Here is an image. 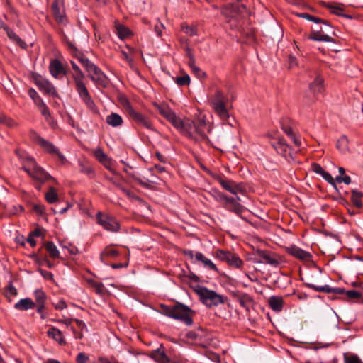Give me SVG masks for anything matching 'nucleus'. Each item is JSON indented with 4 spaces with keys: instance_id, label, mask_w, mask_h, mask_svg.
Returning a JSON list of instances; mask_svg holds the SVG:
<instances>
[{
    "instance_id": "4c0bfd02",
    "label": "nucleus",
    "mask_w": 363,
    "mask_h": 363,
    "mask_svg": "<svg viewBox=\"0 0 363 363\" xmlns=\"http://www.w3.org/2000/svg\"><path fill=\"white\" fill-rule=\"evenodd\" d=\"M116 29L121 39H125L131 34L130 30L127 27L120 23L116 24Z\"/></svg>"
},
{
    "instance_id": "c756f323",
    "label": "nucleus",
    "mask_w": 363,
    "mask_h": 363,
    "mask_svg": "<svg viewBox=\"0 0 363 363\" xmlns=\"http://www.w3.org/2000/svg\"><path fill=\"white\" fill-rule=\"evenodd\" d=\"M195 259L200 262H202L203 266L209 269L218 272V269L211 260L206 258L202 253L196 252L195 254Z\"/></svg>"
},
{
    "instance_id": "338daca9",
    "label": "nucleus",
    "mask_w": 363,
    "mask_h": 363,
    "mask_svg": "<svg viewBox=\"0 0 363 363\" xmlns=\"http://www.w3.org/2000/svg\"><path fill=\"white\" fill-rule=\"evenodd\" d=\"M191 70L199 78H203L206 77L205 72L201 70L197 66L194 67Z\"/></svg>"
},
{
    "instance_id": "774afa93",
    "label": "nucleus",
    "mask_w": 363,
    "mask_h": 363,
    "mask_svg": "<svg viewBox=\"0 0 363 363\" xmlns=\"http://www.w3.org/2000/svg\"><path fill=\"white\" fill-rule=\"evenodd\" d=\"M67 44L69 50L72 52V54L74 56H76L79 52L73 43L70 41H67Z\"/></svg>"
},
{
    "instance_id": "2f4dec72",
    "label": "nucleus",
    "mask_w": 363,
    "mask_h": 363,
    "mask_svg": "<svg viewBox=\"0 0 363 363\" xmlns=\"http://www.w3.org/2000/svg\"><path fill=\"white\" fill-rule=\"evenodd\" d=\"M107 124L112 127H118L122 125L123 121L120 115L116 113H111L106 118Z\"/></svg>"
},
{
    "instance_id": "ea45409f",
    "label": "nucleus",
    "mask_w": 363,
    "mask_h": 363,
    "mask_svg": "<svg viewBox=\"0 0 363 363\" xmlns=\"http://www.w3.org/2000/svg\"><path fill=\"white\" fill-rule=\"evenodd\" d=\"M88 283L96 294L103 295L105 293L106 289L102 283L97 282L93 279L88 280Z\"/></svg>"
},
{
    "instance_id": "8fccbe9b",
    "label": "nucleus",
    "mask_w": 363,
    "mask_h": 363,
    "mask_svg": "<svg viewBox=\"0 0 363 363\" xmlns=\"http://www.w3.org/2000/svg\"><path fill=\"white\" fill-rule=\"evenodd\" d=\"M174 81L179 86L189 85L190 83V77L188 74H184L182 77H176Z\"/></svg>"
},
{
    "instance_id": "7ed1b4c3",
    "label": "nucleus",
    "mask_w": 363,
    "mask_h": 363,
    "mask_svg": "<svg viewBox=\"0 0 363 363\" xmlns=\"http://www.w3.org/2000/svg\"><path fill=\"white\" fill-rule=\"evenodd\" d=\"M161 313L168 317L179 320L186 325H190L193 323L194 312L184 304L177 302L173 306L164 304L160 305Z\"/></svg>"
},
{
    "instance_id": "39448f33",
    "label": "nucleus",
    "mask_w": 363,
    "mask_h": 363,
    "mask_svg": "<svg viewBox=\"0 0 363 363\" xmlns=\"http://www.w3.org/2000/svg\"><path fill=\"white\" fill-rule=\"evenodd\" d=\"M121 103L130 120L138 126L150 130H155L153 123L151 119L148 116L135 110L127 98H122L121 99Z\"/></svg>"
},
{
    "instance_id": "a18cd8bd",
    "label": "nucleus",
    "mask_w": 363,
    "mask_h": 363,
    "mask_svg": "<svg viewBox=\"0 0 363 363\" xmlns=\"http://www.w3.org/2000/svg\"><path fill=\"white\" fill-rule=\"evenodd\" d=\"M0 123L6 125L9 128H14L17 126V123L13 119L7 117L3 113L0 115Z\"/></svg>"
},
{
    "instance_id": "e433bc0d",
    "label": "nucleus",
    "mask_w": 363,
    "mask_h": 363,
    "mask_svg": "<svg viewBox=\"0 0 363 363\" xmlns=\"http://www.w3.org/2000/svg\"><path fill=\"white\" fill-rule=\"evenodd\" d=\"M363 196V194L357 190L352 191V203L358 208H361L362 207V197Z\"/></svg>"
},
{
    "instance_id": "09e8293b",
    "label": "nucleus",
    "mask_w": 363,
    "mask_h": 363,
    "mask_svg": "<svg viewBox=\"0 0 363 363\" xmlns=\"http://www.w3.org/2000/svg\"><path fill=\"white\" fill-rule=\"evenodd\" d=\"M182 30L190 36L197 35V28L194 26H188L185 23L182 24Z\"/></svg>"
},
{
    "instance_id": "a878e982",
    "label": "nucleus",
    "mask_w": 363,
    "mask_h": 363,
    "mask_svg": "<svg viewBox=\"0 0 363 363\" xmlns=\"http://www.w3.org/2000/svg\"><path fill=\"white\" fill-rule=\"evenodd\" d=\"M35 306V303L30 298H22L14 305V308L18 311L33 309Z\"/></svg>"
},
{
    "instance_id": "f704fd0d",
    "label": "nucleus",
    "mask_w": 363,
    "mask_h": 363,
    "mask_svg": "<svg viewBox=\"0 0 363 363\" xmlns=\"http://www.w3.org/2000/svg\"><path fill=\"white\" fill-rule=\"evenodd\" d=\"M45 201L49 203H54L58 201L59 196L55 188L51 186L45 194Z\"/></svg>"
},
{
    "instance_id": "4d7b16f0",
    "label": "nucleus",
    "mask_w": 363,
    "mask_h": 363,
    "mask_svg": "<svg viewBox=\"0 0 363 363\" xmlns=\"http://www.w3.org/2000/svg\"><path fill=\"white\" fill-rule=\"evenodd\" d=\"M215 193H216V198L217 201L222 202L223 204L227 202V201L228 200V199L230 198V197L227 196L225 194H224L223 193L220 192L218 191H215Z\"/></svg>"
},
{
    "instance_id": "423d86ee",
    "label": "nucleus",
    "mask_w": 363,
    "mask_h": 363,
    "mask_svg": "<svg viewBox=\"0 0 363 363\" xmlns=\"http://www.w3.org/2000/svg\"><path fill=\"white\" fill-rule=\"evenodd\" d=\"M196 293L199 296L201 301L208 307L218 306L219 304L225 303L224 296L206 287L199 288L196 290Z\"/></svg>"
},
{
    "instance_id": "c9c22d12",
    "label": "nucleus",
    "mask_w": 363,
    "mask_h": 363,
    "mask_svg": "<svg viewBox=\"0 0 363 363\" xmlns=\"http://www.w3.org/2000/svg\"><path fill=\"white\" fill-rule=\"evenodd\" d=\"M38 101L41 103L40 105L38 106L40 108L41 114L44 116L45 120L53 127L54 125L51 122L52 117L48 107L44 103V101H41L40 99H38Z\"/></svg>"
},
{
    "instance_id": "bf43d9fd",
    "label": "nucleus",
    "mask_w": 363,
    "mask_h": 363,
    "mask_svg": "<svg viewBox=\"0 0 363 363\" xmlns=\"http://www.w3.org/2000/svg\"><path fill=\"white\" fill-rule=\"evenodd\" d=\"M98 361H99V363H120L114 357H111L109 359L107 357H100L98 358Z\"/></svg>"
},
{
    "instance_id": "79ce46f5",
    "label": "nucleus",
    "mask_w": 363,
    "mask_h": 363,
    "mask_svg": "<svg viewBox=\"0 0 363 363\" xmlns=\"http://www.w3.org/2000/svg\"><path fill=\"white\" fill-rule=\"evenodd\" d=\"M34 296L35 299V305L45 304L47 296L45 292L41 289H36L34 291Z\"/></svg>"
},
{
    "instance_id": "e2e57ef3",
    "label": "nucleus",
    "mask_w": 363,
    "mask_h": 363,
    "mask_svg": "<svg viewBox=\"0 0 363 363\" xmlns=\"http://www.w3.org/2000/svg\"><path fill=\"white\" fill-rule=\"evenodd\" d=\"M335 180L338 182V183H342V182H344L345 184H350L351 182V178L347 176V175H345V177H342L340 176H337L335 179Z\"/></svg>"
},
{
    "instance_id": "a211bd4d",
    "label": "nucleus",
    "mask_w": 363,
    "mask_h": 363,
    "mask_svg": "<svg viewBox=\"0 0 363 363\" xmlns=\"http://www.w3.org/2000/svg\"><path fill=\"white\" fill-rule=\"evenodd\" d=\"M35 84L38 87V89L45 92V94L57 96V92L55 86L52 85L51 82H50L48 79H44L41 77H37L35 79Z\"/></svg>"
},
{
    "instance_id": "cd10ccee",
    "label": "nucleus",
    "mask_w": 363,
    "mask_h": 363,
    "mask_svg": "<svg viewBox=\"0 0 363 363\" xmlns=\"http://www.w3.org/2000/svg\"><path fill=\"white\" fill-rule=\"evenodd\" d=\"M323 82V77L320 75H317L313 82L309 85L311 91L314 94L321 93L324 89Z\"/></svg>"
},
{
    "instance_id": "680f3d73",
    "label": "nucleus",
    "mask_w": 363,
    "mask_h": 363,
    "mask_svg": "<svg viewBox=\"0 0 363 363\" xmlns=\"http://www.w3.org/2000/svg\"><path fill=\"white\" fill-rule=\"evenodd\" d=\"M322 177L324 178L325 180H326L328 183L332 184L333 186H335V182L333 177L327 172H325Z\"/></svg>"
},
{
    "instance_id": "7c9ffc66",
    "label": "nucleus",
    "mask_w": 363,
    "mask_h": 363,
    "mask_svg": "<svg viewBox=\"0 0 363 363\" xmlns=\"http://www.w3.org/2000/svg\"><path fill=\"white\" fill-rule=\"evenodd\" d=\"M212 108L220 119L225 121L229 118V114L225 107V102L218 104H216V105L212 106Z\"/></svg>"
},
{
    "instance_id": "aec40b11",
    "label": "nucleus",
    "mask_w": 363,
    "mask_h": 363,
    "mask_svg": "<svg viewBox=\"0 0 363 363\" xmlns=\"http://www.w3.org/2000/svg\"><path fill=\"white\" fill-rule=\"evenodd\" d=\"M47 335L56 341L60 345H67L63 333L55 327L50 328L47 331Z\"/></svg>"
},
{
    "instance_id": "864d4df0",
    "label": "nucleus",
    "mask_w": 363,
    "mask_h": 363,
    "mask_svg": "<svg viewBox=\"0 0 363 363\" xmlns=\"http://www.w3.org/2000/svg\"><path fill=\"white\" fill-rule=\"evenodd\" d=\"M349 299H357L361 297L362 294L355 290H349L345 292Z\"/></svg>"
},
{
    "instance_id": "6ab92c4d",
    "label": "nucleus",
    "mask_w": 363,
    "mask_h": 363,
    "mask_svg": "<svg viewBox=\"0 0 363 363\" xmlns=\"http://www.w3.org/2000/svg\"><path fill=\"white\" fill-rule=\"evenodd\" d=\"M306 285L307 287L313 289L318 292H324V293H333L334 294H343L345 291L342 288H331L328 285L325 286H317L312 283H306Z\"/></svg>"
},
{
    "instance_id": "0eeeda50",
    "label": "nucleus",
    "mask_w": 363,
    "mask_h": 363,
    "mask_svg": "<svg viewBox=\"0 0 363 363\" xmlns=\"http://www.w3.org/2000/svg\"><path fill=\"white\" fill-rule=\"evenodd\" d=\"M96 220L97 224L107 231L118 233L121 229L120 223L110 213L99 211L96 215Z\"/></svg>"
},
{
    "instance_id": "6e6d98bb",
    "label": "nucleus",
    "mask_w": 363,
    "mask_h": 363,
    "mask_svg": "<svg viewBox=\"0 0 363 363\" xmlns=\"http://www.w3.org/2000/svg\"><path fill=\"white\" fill-rule=\"evenodd\" d=\"M345 363H361L360 359L357 355L345 356Z\"/></svg>"
},
{
    "instance_id": "20e7f679",
    "label": "nucleus",
    "mask_w": 363,
    "mask_h": 363,
    "mask_svg": "<svg viewBox=\"0 0 363 363\" xmlns=\"http://www.w3.org/2000/svg\"><path fill=\"white\" fill-rule=\"evenodd\" d=\"M71 65L72 69L76 72V74L74 75L73 78L75 82L77 91L78 92L79 96L86 104V107L93 113H99L97 106H96L94 101L92 100L88 89L83 82L84 78L83 72L73 61H71Z\"/></svg>"
},
{
    "instance_id": "393cba45",
    "label": "nucleus",
    "mask_w": 363,
    "mask_h": 363,
    "mask_svg": "<svg viewBox=\"0 0 363 363\" xmlns=\"http://www.w3.org/2000/svg\"><path fill=\"white\" fill-rule=\"evenodd\" d=\"M233 296L242 307L249 310L250 305L252 303V298L248 294L234 293Z\"/></svg>"
},
{
    "instance_id": "f3484780",
    "label": "nucleus",
    "mask_w": 363,
    "mask_h": 363,
    "mask_svg": "<svg viewBox=\"0 0 363 363\" xmlns=\"http://www.w3.org/2000/svg\"><path fill=\"white\" fill-rule=\"evenodd\" d=\"M49 72L55 79H61L67 74L66 68L57 59H53L50 61Z\"/></svg>"
},
{
    "instance_id": "6e6552de",
    "label": "nucleus",
    "mask_w": 363,
    "mask_h": 363,
    "mask_svg": "<svg viewBox=\"0 0 363 363\" xmlns=\"http://www.w3.org/2000/svg\"><path fill=\"white\" fill-rule=\"evenodd\" d=\"M247 13L246 6L242 4L237 3L231 6L228 23L232 29H240L242 19L247 15Z\"/></svg>"
},
{
    "instance_id": "1a4fd4ad",
    "label": "nucleus",
    "mask_w": 363,
    "mask_h": 363,
    "mask_svg": "<svg viewBox=\"0 0 363 363\" xmlns=\"http://www.w3.org/2000/svg\"><path fill=\"white\" fill-rule=\"evenodd\" d=\"M78 60L81 62V64L86 68V71L89 73V77L94 82H100L102 81L104 77V74L102 71L96 67L94 63H92L85 55L81 52H79L75 56Z\"/></svg>"
},
{
    "instance_id": "4be33fe9",
    "label": "nucleus",
    "mask_w": 363,
    "mask_h": 363,
    "mask_svg": "<svg viewBox=\"0 0 363 363\" xmlns=\"http://www.w3.org/2000/svg\"><path fill=\"white\" fill-rule=\"evenodd\" d=\"M227 210L240 215L244 211V207L237 201V199L230 197L223 206Z\"/></svg>"
},
{
    "instance_id": "9b49d317",
    "label": "nucleus",
    "mask_w": 363,
    "mask_h": 363,
    "mask_svg": "<svg viewBox=\"0 0 363 363\" xmlns=\"http://www.w3.org/2000/svg\"><path fill=\"white\" fill-rule=\"evenodd\" d=\"M255 255L258 259L255 261L257 263H264L277 267L283 262V259L281 256L270 251L257 250Z\"/></svg>"
},
{
    "instance_id": "052dcab7",
    "label": "nucleus",
    "mask_w": 363,
    "mask_h": 363,
    "mask_svg": "<svg viewBox=\"0 0 363 363\" xmlns=\"http://www.w3.org/2000/svg\"><path fill=\"white\" fill-rule=\"evenodd\" d=\"M33 209L37 213L43 215L45 213V207L42 204H35Z\"/></svg>"
},
{
    "instance_id": "c85d7f7f",
    "label": "nucleus",
    "mask_w": 363,
    "mask_h": 363,
    "mask_svg": "<svg viewBox=\"0 0 363 363\" xmlns=\"http://www.w3.org/2000/svg\"><path fill=\"white\" fill-rule=\"evenodd\" d=\"M150 356L158 363H169V361L164 351L160 349L152 351Z\"/></svg>"
},
{
    "instance_id": "bb28decb",
    "label": "nucleus",
    "mask_w": 363,
    "mask_h": 363,
    "mask_svg": "<svg viewBox=\"0 0 363 363\" xmlns=\"http://www.w3.org/2000/svg\"><path fill=\"white\" fill-rule=\"evenodd\" d=\"M269 305L272 311L280 312L283 309L284 300L281 296H273L269 298Z\"/></svg>"
},
{
    "instance_id": "5701e85b",
    "label": "nucleus",
    "mask_w": 363,
    "mask_h": 363,
    "mask_svg": "<svg viewBox=\"0 0 363 363\" xmlns=\"http://www.w3.org/2000/svg\"><path fill=\"white\" fill-rule=\"evenodd\" d=\"M78 167L79 172L89 177L93 178L95 176L94 168L86 160H79L78 161Z\"/></svg>"
},
{
    "instance_id": "603ef678",
    "label": "nucleus",
    "mask_w": 363,
    "mask_h": 363,
    "mask_svg": "<svg viewBox=\"0 0 363 363\" xmlns=\"http://www.w3.org/2000/svg\"><path fill=\"white\" fill-rule=\"evenodd\" d=\"M30 138L33 142H35L40 146L43 143V141L45 140L43 138H42L39 134H38L34 130L30 131Z\"/></svg>"
},
{
    "instance_id": "0e129e2a",
    "label": "nucleus",
    "mask_w": 363,
    "mask_h": 363,
    "mask_svg": "<svg viewBox=\"0 0 363 363\" xmlns=\"http://www.w3.org/2000/svg\"><path fill=\"white\" fill-rule=\"evenodd\" d=\"M187 53L189 58V65L192 69L194 67H196V65H195V59L189 49H187Z\"/></svg>"
},
{
    "instance_id": "72a5a7b5",
    "label": "nucleus",
    "mask_w": 363,
    "mask_h": 363,
    "mask_svg": "<svg viewBox=\"0 0 363 363\" xmlns=\"http://www.w3.org/2000/svg\"><path fill=\"white\" fill-rule=\"evenodd\" d=\"M45 247L49 256L52 258H58L60 257V252L56 245L52 241H48L45 243Z\"/></svg>"
},
{
    "instance_id": "3c124183",
    "label": "nucleus",
    "mask_w": 363,
    "mask_h": 363,
    "mask_svg": "<svg viewBox=\"0 0 363 363\" xmlns=\"http://www.w3.org/2000/svg\"><path fill=\"white\" fill-rule=\"evenodd\" d=\"M28 94L30 96V97L34 101L35 104L39 106L40 105V102L38 101V99H40L41 101H43L42 98L38 95V94L36 92V91L33 89V88H30L29 90H28Z\"/></svg>"
},
{
    "instance_id": "c03bdc74",
    "label": "nucleus",
    "mask_w": 363,
    "mask_h": 363,
    "mask_svg": "<svg viewBox=\"0 0 363 363\" xmlns=\"http://www.w3.org/2000/svg\"><path fill=\"white\" fill-rule=\"evenodd\" d=\"M337 148L342 152L348 150V139L345 135H342L337 142Z\"/></svg>"
},
{
    "instance_id": "9d476101",
    "label": "nucleus",
    "mask_w": 363,
    "mask_h": 363,
    "mask_svg": "<svg viewBox=\"0 0 363 363\" xmlns=\"http://www.w3.org/2000/svg\"><path fill=\"white\" fill-rule=\"evenodd\" d=\"M154 107L157 108L160 114L167 119L177 130L181 128L184 120L178 117L176 113L166 104L153 103Z\"/></svg>"
},
{
    "instance_id": "b1692460",
    "label": "nucleus",
    "mask_w": 363,
    "mask_h": 363,
    "mask_svg": "<svg viewBox=\"0 0 363 363\" xmlns=\"http://www.w3.org/2000/svg\"><path fill=\"white\" fill-rule=\"evenodd\" d=\"M4 30L6 32L8 38L12 40L14 43L18 45L19 47L26 49L27 47L26 43L19 38L13 30H11L8 26H4Z\"/></svg>"
},
{
    "instance_id": "4468645a",
    "label": "nucleus",
    "mask_w": 363,
    "mask_h": 363,
    "mask_svg": "<svg viewBox=\"0 0 363 363\" xmlns=\"http://www.w3.org/2000/svg\"><path fill=\"white\" fill-rule=\"evenodd\" d=\"M216 255L219 259L225 261L231 267L240 269L243 265L242 260L237 255L228 251L218 250Z\"/></svg>"
},
{
    "instance_id": "de8ad7c7",
    "label": "nucleus",
    "mask_w": 363,
    "mask_h": 363,
    "mask_svg": "<svg viewBox=\"0 0 363 363\" xmlns=\"http://www.w3.org/2000/svg\"><path fill=\"white\" fill-rule=\"evenodd\" d=\"M119 255L118 252L111 247H106L101 254V257H116Z\"/></svg>"
},
{
    "instance_id": "f03ea898",
    "label": "nucleus",
    "mask_w": 363,
    "mask_h": 363,
    "mask_svg": "<svg viewBox=\"0 0 363 363\" xmlns=\"http://www.w3.org/2000/svg\"><path fill=\"white\" fill-rule=\"evenodd\" d=\"M22 168L28 174V175L38 184H35V188L38 190L41 189V185L45 182L55 179L46 172L41 167H40L36 162L31 157H22Z\"/></svg>"
},
{
    "instance_id": "f257e3e1",
    "label": "nucleus",
    "mask_w": 363,
    "mask_h": 363,
    "mask_svg": "<svg viewBox=\"0 0 363 363\" xmlns=\"http://www.w3.org/2000/svg\"><path fill=\"white\" fill-rule=\"evenodd\" d=\"M207 129V125L203 119H199L196 122H194L185 118L178 130L196 142L208 144L210 139L205 133Z\"/></svg>"
},
{
    "instance_id": "13d9d810",
    "label": "nucleus",
    "mask_w": 363,
    "mask_h": 363,
    "mask_svg": "<svg viewBox=\"0 0 363 363\" xmlns=\"http://www.w3.org/2000/svg\"><path fill=\"white\" fill-rule=\"evenodd\" d=\"M38 272L40 273V274L47 280H53V274L46 270H43L42 269H38Z\"/></svg>"
},
{
    "instance_id": "f8f14e48",
    "label": "nucleus",
    "mask_w": 363,
    "mask_h": 363,
    "mask_svg": "<svg viewBox=\"0 0 363 363\" xmlns=\"http://www.w3.org/2000/svg\"><path fill=\"white\" fill-rule=\"evenodd\" d=\"M213 177L219 182L225 190L234 195H236L238 193L244 194L246 192V188L243 183H237L230 179L225 180L218 174H213Z\"/></svg>"
},
{
    "instance_id": "473e14b6",
    "label": "nucleus",
    "mask_w": 363,
    "mask_h": 363,
    "mask_svg": "<svg viewBox=\"0 0 363 363\" xmlns=\"http://www.w3.org/2000/svg\"><path fill=\"white\" fill-rule=\"evenodd\" d=\"M298 16L305 19H307L310 21L315 22L316 23H323V25L326 26L328 28L327 30H331V25L325 20L311 16L307 13H298Z\"/></svg>"
},
{
    "instance_id": "dca6fc26",
    "label": "nucleus",
    "mask_w": 363,
    "mask_h": 363,
    "mask_svg": "<svg viewBox=\"0 0 363 363\" xmlns=\"http://www.w3.org/2000/svg\"><path fill=\"white\" fill-rule=\"evenodd\" d=\"M276 151L287 160H293L291 150L283 138H279L272 143Z\"/></svg>"
},
{
    "instance_id": "37998d69",
    "label": "nucleus",
    "mask_w": 363,
    "mask_h": 363,
    "mask_svg": "<svg viewBox=\"0 0 363 363\" xmlns=\"http://www.w3.org/2000/svg\"><path fill=\"white\" fill-rule=\"evenodd\" d=\"M40 147L48 153L49 154H55L58 148L56 147L52 143L45 140L43 141V143L40 145Z\"/></svg>"
},
{
    "instance_id": "412c9836",
    "label": "nucleus",
    "mask_w": 363,
    "mask_h": 363,
    "mask_svg": "<svg viewBox=\"0 0 363 363\" xmlns=\"http://www.w3.org/2000/svg\"><path fill=\"white\" fill-rule=\"evenodd\" d=\"M287 251L291 256L301 260H308L311 257L310 252H306L295 245L289 247Z\"/></svg>"
},
{
    "instance_id": "58836bf2",
    "label": "nucleus",
    "mask_w": 363,
    "mask_h": 363,
    "mask_svg": "<svg viewBox=\"0 0 363 363\" xmlns=\"http://www.w3.org/2000/svg\"><path fill=\"white\" fill-rule=\"evenodd\" d=\"M225 101V97L223 93L220 90L217 89L211 98V106H213L216 105V104H218L224 103Z\"/></svg>"
},
{
    "instance_id": "a19ab883",
    "label": "nucleus",
    "mask_w": 363,
    "mask_h": 363,
    "mask_svg": "<svg viewBox=\"0 0 363 363\" xmlns=\"http://www.w3.org/2000/svg\"><path fill=\"white\" fill-rule=\"evenodd\" d=\"M323 5H324V6L327 7L328 9H329L330 10V12L333 14H335V15H337V16H343V17H345L347 18H352L351 16H350V15L342 13V11H343V9L340 6L330 5V4H328L326 3H324Z\"/></svg>"
},
{
    "instance_id": "69168bd1",
    "label": "nucleus",
    "mask_w": 363,
    "mask_h": 363,
    "mask_svg": "<svg viewBox=\"0 0 363 363\" xmlns=\"http://www.w3.org/2000/svg\"><path fill=\"white\" fill-rule=\"evenodd\" d=\"M107 169L111 171V172H114L113 171V169L112 168V165H113V162H112V160L111 159H110L109 157H108L105 161H104L102 163H101Z\"/></svg>"
},
{
    "instance_id": "5fc2aeb1",
    "label": "nucleus",
    "mask_w": 363,
    "mask_h": 363,
    "mask_svg": "<svg viewBox=\"0 0 363 363\" xmlns=\"http://www.w3.org/2000/svg\"><path fill=\"white\" fill-rule=\"evenodd\" d=\"M89 359V356L84 352L79 353L76 357L77 363H87Z\"/></svg>"
},
{
    "instance_id": "49530a36",
    "label": "nucleus",
    "mask_w": 363,
    "mask_h": 363,
    "mask_svg": "<svg viewBox=\"0 0 363 363\" xmlns=\"http://www.w3.org/2000/svg\"><path fill=\"white\" fill-rule=\"evenodd\" d=\"M94 156L95 158L100 162L102 163L105 161L108 157L107 155L103 151L102 148L98 147L95 150L93 151Z\"/></svg>"
},
{
    "instance_id": "ddd939ff",
    "label": "nucleus",
    "mask_w": 363,
    "mask_h": 363,
    "mask_svg": "<svg viewBox=\"0 0 363 363\" xmlns=\"http://www.w3.org/2000/svg\"><path fill=\"white\" fill-rule=\"evenodd\" d=\"M327 27L324 25V28H315L308 36V39L313 40L315 41H324V42H332L334 43L335 40L330 35L327 33L335 34V31L331 26V30H327Z\"/></svg>"
},
{
    "instance_id": "2eb2a0df",
    "label": "nucleus",
    "mask_w": 363,
    "mask_h": 363,
    "mask_svg": "<svg viewBox=\"0 0 363 363\" xmlns=\"http://www.w3.org/2000/svg\"><path fill=\"white\" fill-rule=\"evenodd\" d=\"M51 11L55 20L58 23L65 24L67 22L65 0H53L51 4Z\"/></svg>"
}]
</instances>
